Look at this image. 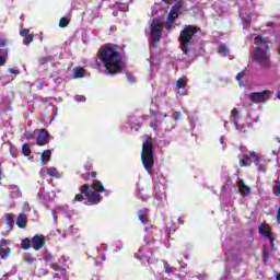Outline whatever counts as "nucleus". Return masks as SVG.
Returning <instances> with one entry per match:
<instances>
[{"mask_svg":"<svg viewBox=\"0 0 280 280\" xmlns=\"http://www.w3.org/2000/svg\"><path fill=\"white\" fill-rule=\"evenodd\" d=\"M97 58L105 67V71L110 75L121 73L124 69V57L117 49V45L110 43L104 44L97 52Z\"/></svg>","mask_w":280,"mask_h":280,"instance_id":"obj_1","label":"nucleus"},{"mask_svg":"<svg viewBox=\"0 0 280 280\" xmlns=\"http://www.w3.org/2000/svg\"><path fill=\"white\" fill-rule=\"evenodd\" d=\"M91 187L93 190H91ZM80 194H77L74 196L75 202H84L89 207H92L93 205H100L101 200L103 199L102 195L104 191H106V188L104 187V184H102L98 179H94L92 182V185L83 184L80 188Z\"/></svg>","mask_w":280,"mask_h":280,"instance_id":"obj_2","label":"nucleus"},{"mask_svg":"<svg viewBox=\"0 0 280 280\" xmlns=\"http://www.w3.org/2000/svg\"><path fill=\"white\" fill-rule=\"evenodd\" d=\"M254 43L257 47L254 49L252 60L257 62L262 69H270V55H268L270 46L268 45V40L264 39L261 35H257L254 38Z\"/></svg>","mask_w":280,"mask_h":280,"instance_id":"obj_3","label":"nucleus"},{"mask_svg":"<svg viewBox=\"0 0 280 280\" xmlns=\"http://www.w3.org/2000/svg\"><path fill=\"white\" fill-rule=\"evenodd\" d=\"M140 159L144 170L148 174H153L154 170V144L152 143V139L149 138L142 143V151L140 154Z\"/></svg>","mask_w":280,"mask_h":280,"instance_id":"obj_4","label":"nucleus"},{"mask_svg":"<svg viewBox=\"0 0 280 280\" xmlns=\"http://www.w3.org/2000/svg\"><path fill=\"white\" fill-rule=\"evenodd\" d=\"M196 34H198V27L195 25H185L184 30L180 31L179 44L184 54H189V45H191V40H194Z\"/></svg>","mask_w":280,"mask_h":280,"instance_id":"obj_5","label":"nucleus"},{"mask_svg":"<svg viewBox=\"0 0 280 280\" xmlns=\"http://www.w3.org/2000/svg\"><path fill=\"white\" fill-rule=\"evenodd\" d=\"M151 43L153 47H156L163 38V24L159 20H153L151 23Z\"/></svg>","mask_w":280,"mask_h":280,"instance_id":"obj_6","label":"nucleus"},{"mask_svg":"<svg viewBox=\"0 0 280 280\" xmlns=\"http://www.w3.org/2000/svg\"><path fill=\"white\" fill-rule=\"evenodd\" d=\"M272 97V92L269 90H264L262 92H253L249 94V100L254 104H264Z\"/></svg>","mask_w":280,"mask_h":280,"instance_id":"obj_7","label":"nucleus"},{"mask_svg":"<svg viewBox=\"0 0 280 280\" xmlns=\"http://www.w3.org/2000/svg\"><path fill=\"white\" fill-rule=\"evenodd\" d=\"M32 248L34 250H43L45 248V244H47V238L43 234H35L32 240Z\"/></svg>","mask_w":280,"mask_h":280,"instance_id":"obj_8","label":"nucleus"},{"mask_svg":"<svg viewBox=\"0 0 280 280\" xmlns=\"http://www.w3.org/2000/svg\"><path fill=\"white\" fill-rule=\"evenodd\" d=\"M258 233H260V235H264L265 237H267V240H269L271 246H275V238L272 237L271 233H270V225L268 223H262L258 226Z\"/></svg>","mask_w":280,"mask_h":280,"instance_id":"obj_9","label":"nucleus"},{"mask_svg":"<svg viewBox=\"0 0 280 280\" xmlns=\"http://www.w3.org/2000/svg\"><path fill=\"white\" fill-rule=\"evenodd\" d=\"M47 143H49V132L47 131V129H40L36 138V144L47 145Z\"/></svg>","mask_w":280,"mask_h":280,"instance_id":"obj_10","label":"nucleus"},{"mask_svg":"<svg viewBox=\"0 0 280 280\" xmlns=\"http://www.w3.org/2000/svg\"><path fill=\"white\" fill-rule=\"evenodd\" d=\"M249 156H253L254 164L256 165L257 171L266 173V166L264 164V161H261V159L257 155V153H255V151H252L249 152Z\"/></svg>","mask_w":280,"mask_h":280,"instance_id":"obj_11","label":"nucleus"},{"mask_svg":"<svg viewBox=\"0 0 280 280\" xmlns=\"http://www.w3.org/2000/svg\"><path fill=\"white\" fill-rule=\"evenodd\" d=\"M236 185H237L238 191H240L241 196H243V198H246V196H248L250 194V187L246 186V184L244 183V179L238 178V180L236 182Z\"/></svg>","mask_w":280,"mask_h":280,"instance_id":"obj_12","label":"nucleus"},{"mask_svg":"<svg viewBox=\"0 0 280 280\" xmlns=\"http://www.w3.org/2000/svg\"><path fill=\"white\" fill-rule=\"evenodd\" d=\"M138 219L142 224H148L150 222V210L148 208H143L138 211Z\"/></svg>","mask_w":280,"mask_h":280,"instance_id":"obj_13","label":"nucleus"},{"mask_svg":"<svg viewBox=\"0 0 280 280\" xmlns=\"http://www.w3.org/2000/svg\"><path fill=\"white\" fill-rule=\"evenodd\" d=\"M15 224L19 229H25V226H27V214L25 213L18 214Z\"/></svg>","mask_w":280,"mask_h":280,"instance_id":"obj_14","label":"nucleus"},{"mask_svg":"<svg viewBox=\"0 0 280 280\" xmlns=\"http://www.w3.org/2000/svg\"><path fill=\"white\" fill-rule=\"evenodd\" d=\"M8 189H10V196L11 198H21V189L19 186L12 184L8 186Z\"/></svg>","mask_w":280,"mask_h":280,"instance_id":"obj_15","label":"nucleus"},{"mask_svg":"<svg viewBox=\"0 0 280 280\" xmlns=\"http://www.w3.org/2000/svg\"><path fill=\"white\" fill-rule=\"evenodd\" d=\"M173 8H175L177 12H188L187 5L185 4V0H177Z\"/></svg>","mask_w":280,"mask_h":280,"instance_id":"obj_16","label":"nucleus"},{"mask_svg":"<svg viewBox=\"0 0 280 280\" xmlns=\"http://www.w3.org/2000/svg\"><path fill=\"white\" fill-rule=\"evenodd\" d=\"M40 159H42V163L44 165H47V163H49V161H51V150L43 151Z\"/></svg>","mask_w":280,"mask_h":280,"instance_id":"obj_17","label":"nucleus"},{"mask_svg":"<svg viewBox=\"0 0 280 280\" xmlns=\"http://www.w3.org/2000/svg\"><path fill=\"white\" fill-rule=\"evenodd\" d=\"M174 23H176V18H174L173 15H167L166 22H165V30H167V32L172 31V25H174Z\"/></svg>","mask_w":280,"mask_h":280,"instance_id":"obj_18","label":"nucleus"},{"mask_svg":"<svg viewBox=\"0 0 280 280\" xmlns=\"http://www.w3.org/2000/svg\"><path fill=\"white\" fill-rule=\"evenodd\" d=\"M240 167H248L250 165V156L248 154H243L242 159L238 161Z\"/></svg>","mask_w":280,"mask_h":280,"instance_id":"obj_19","label":"nucleus"},{"mask_svg":"<svg viewBox=\"0 0 280 280\" xmlns=\"http://www.w3.org/2000/svg\"><path fill=\"white\" fill-rule=\"evenodd\" d=\"M187 77H182L176 81V89H186L187 88Z\"/></svg>","mask_w":280,"mask_h":280,"instance_id":"obj_20","label":"nucleus"},{"mask_svg":"<svg viewBox=\"0 0 280 280\" xmlns=\"http://www.w3.org/2000/svg\"><path fill=\"white\" fill-rule=\"evenodd\" d=\"M0 67H3L7 62L5 58H8V48L0 49Z\"/></svg>","mask_w":280,"mask_h":280,"instance_id":"obj_21","label":"nucleus"},{"mask_svg":"<svg viewBox=\"0 0 280 280\" xmlns=\"http://www.w3.org/2000/svg\"><path fill=\"white\" fill-rule=\"evenodd\" d=\"M22 250H30L32 248V240L30 238H23L21 243Z\"/></svg>","mask_w":280,"mask_h":280,"instance_id":"obj_22","label":"nucleus"},{"mask_svg":"<svg viewBox=\"0 0 280 280\" xmlns=\"http://www.w3.org/2000/svg\"><path fill=\"white\" fill-rule=\"evenodd\" d=\"M73 78H74L75 80H77L78 78H84V68H82V67L74 68Z\"/></svg>","mask_w":280,"mask_h":280,"instance_id":"obj_23","label":"nucleus"},{"mask_svg":"<svg viewBox=\"0 0 280 280\" xmlns=\"http://www.w3.org/2000/svg\"><path fill=\"white\" fill-rule=\"evenodd\" d=\"M7 218V225L9 226L10 231L14 229V217L11 213H5Z\"/></svg>","mask_w":280,"mask_h":280,"instance_id":"obj_24","label":"nucleus"},{"mask_svg":"<svg viewBox=\"0 0 280 280\" xmlns=\"http://www.w3.org/2000/svg\"><path fill=\"white\" fill-rule=\"evenodd\" d=\"M10 253H11L10 247H7V248L1 247L0 248V257H1V259H8V257L10 256Z\"/></svg>","mask_w":280,"mask_h":280,"instance_id":"obj_25","label":"nucleus"},{"mask_svg":"<svg viewBox=\"0 0 280 280\" xmlns=\"http://www.w3.org/2000/svg\"><path fill=\"white\" fill-rule=\"evenodd\" d=\"M48 176H52L54 178H58L60 176V173L58 172V168L56 167H49L47 168Z\"/></svg>","mask_w":280,"mask_h":280,"instance_id":"obj_26","label":"nucleus"},{"mask_svg":"<svg viewBox=\"0 0 280 280\" xmlns=\"http://www.w3.org/2000/svg\"><path fill=\"white\" fill-rule=\"evenodd\" d=\"M163 264H164V272H166V275H172V272L176 270V268L170 266L166 260H163Z\"/></svg>","mask_w":280,"mask_h":280,"instance_id":"obj_27","label":"nucleus"},{"mask_svg":"<svg viewBox=\"0 0 280 280\" xmlns=\"http://www.w3.org/2000/svg\"><path fill=\"white\" fill-rule=\"evenodd\" d=\"M23 259L26 264H34L36 261V258L31 253L25 254Z\"/></svg>","mask_w":280,"mask_h":280,"instance_id":"obj_28","label":"nucleus"},{"mask_svg":"<svg viewBox=\"0 0 280 280\" xmlns=\"http://www.w3.org/2000/svg\"><path fill=\"white\" fill-rule=\"evenodd\" d=\"M219 54L223 57L226 58V56H229V48L224 45H221L219 47Z\"/></svg>","mask_w":280,"mask_h":280,"instance_id":"obj_29","label":"nucleus"},{"mask_svg":"<svg viewBox=\"0 0 280 280\" xmlns=\"http://www.w3.org/2000/svg\"><path fill=\"white\" fill-rule=\"evenodd\" d=\"M22 153H23L25 156H30V154H32V149L30 148V144L24 143V144L22 145Z\"/></svg>","mask_w":280,"mask_h":280,"instance_id":"obj_30","label":"nucleus"},{"mask_svg":"<svg viewBox=\"0 0 280 280\" xmlns=\"http://www.w3.org/2000/svg\"><path fill=\"white\" fill-rule=\"evenodd\" d=\"M273 195L280 196V179L279 177L276 179V185L272 188Z\"/></svg>","mask_w":280,"mask_h":280,"instance_id":"obj_31","label":"nucleus"},{"mask_svg":"<svg viewBox=\"0 0 280 280\" xmlns=\"http://www.w3.org/2000/svg\"><path fill=\"white\" fill-rule=\"evenodd\" d=\"M150 128H152V130L156 132V130L159 129V118H154V120L150 122Z\"/></svg>","mask_w":280,"mask_h":280,"instance_id":"obj_32","label":"nucleus"},{"mask_svg":"<svg viewBox=\"0 0 280 280\" xmlns=\"http://www.w3.org/2000/svg\"><path fill=\"white\" fill-rule=\"evenodd\" d=\"M262 259H264V264H266L268 261V259H270V254L268 253V247H264Z\"/></svg>","mask_w":280,"mask_h":280,"instance_id":"obj_33","label":"nucleus"},{"mask_svg":"<svg viewBox=\"0 0 280 280\" xmlns=\"http://www.w3.org/2000/svg\"><path fill=\"white\" fill-rule=\"evenodd\" d=\"M68 25H69V20H67V18H61L59 20V27L65 28V27H68Z\"/></svg>","mask_w":280,"mask_h":280,"instance_id":"obj_34","label":"nucleus"},{"mask_svg":"<svg viewBox=\"0 0 280 280\" xmlns=\"http://www.w3.org/2000/svg\"><path fill=\"white\" fill-rule=\"evenodd\" d=\"M31 43H34V34H28L24 37V45H30Z\"/></svg>","mask_w":280,"mask_h":280,"instance_id":"obj_35","label":"nucleus"},{"mask_svg":"<svg viewBox=\"0 0 280 280\" xmlns=\"http://www.w3.org/2000/svg\"><path fill=\"white\" fill-rule=\"evenodd\" d=\"M168 14L175 19H178V14H180V11H177L175 8L172 7Z\"/></svg>","mask_w":280,"mask_h":280,"instance_id":"obj_36","label":"nucleus"},{"mask_svg":"<svg viewBox=\"0 0 280 280\" xmlns=\"http://www.w3.org/2000/svg\"><path fill=\"white\" fill-rule=\"evenodd\" d=\"M51 259H54V256H51V253L46 249L44 253V261H51Z\"/></svg>","mask_w":280,"mask_h":280,"instance_id":"obj_37","label":"nucleus"},{"mask_svg":"<svg viewBox=\"0 0 280 280\" xmlns=\"http://www.w3.org/2000/svg\"><path fill=\"white\" fill-rule=\"evenodd\" d=\"M28 35H30V30L23 28L22 31H20V36H23V38H25Z\"/></svg>","mask_w":280,"mask_h":280,"instance_id":"obj_38","label":"nucleus"},{"mask_svg":"<svg viewBox=\"0 0 280 280\" xmlns=\"http://www.w3.org/2000/svg\"><path fill=\"white\" fill-rule=\"evenodd\" d=\"M180 117H183V114H182L180 112H175V113L173 114V119H174L175 121H178V119H180Z\"/></svg>","mask_w":280,"mask_h":280,"instance_id":"obj_39","label":"nucleus"},{"mask_svg":"<svg viewBox=\"0 0 280 280\" xmlns=\"http://www.w3.org/2000/svg\"><path fill=\"white\" fill-rule=\"evenodd\" d=\"M84 170H86V172H91V170H93V164L91 162L85 163Z\"/></svg>","mask_w":280,"mask_h":280,"instance_id":"obj_40","label":"nucleus"},{"mask_svg":"<svg viewBox=\"0 0 280 280\" xmlns=\"http://www.w3.org/2000/svg\"><path fill=\"white\" fill-rule=\"evenodd\" d=\"M150 115L151 117H154V119H156V117H159V112L155 109H151Z\"/></svg>","mask_w":280,"mask_h":280,"instance_id":"obj_41","label":"nucleus"},{"mask_svg":"<svg viewBox=\"0 0 280 280\" xmlns=\"http://www.w3.org/2000/svg\"><path fill=\"white\" fill-rule=\"evenodd\" d=\"M4 246H8V240L1 238V241H0V248H3Z\"/></svg>","mask_w":280,"mask_h":280,"instance_id":"obj_42","label":"nucleus"},{"mask_svg":"<svg viewBox=\"0 0 280 280\" xmlns=\"http://www.w3.org/2000/svg\"><path fill=\"white\" fill-rule=\"evenodd\" d=\"M81 177L83 178V180H90V178H91V173L82 174Z\"/></svg>","mask_w":280,"mask_h":280,"instance_id":"obj_43","label":"nucleus"},{"mask_svg":"<svg viewBox=\"0 0 280 280\" xmlns=\"http://www.w3.org/2000/svg\"><path fill=\"white\" fill-rule=\"evenodd\" d=\"M5 45H8V39L0 38V47H5Z\"/></svg>","mask_w":280,"mask_h":280,"instance_id":"obj_44","label":"nucleus"},{"mask_svg":"<svg viewBox=\"0 0 280 280\" xmlns=\"http://www.w3.org/2000/svg\"><path fill=\"white\" fill-rule=\"evenodd\" d=\"M244 75H246V72L241 71V72H238V73L236 74L235 80H240L241 78H244Z\"/></svg>","mask_w":280,"mask_h":280,"instance_id":"obj_45","label":"nucleus"},{"mask_svg":"<svg viewBox=\"0 0 280 280\" xmlns=\"http://www.w3.org/2000/svg\"><path fill=\"white\" fill-rule=\"evenodd\" d=\"M276 220H277V223L280 224V207L277 210Z\"/></svg>","mask_w":280,"mask_h":280,"instance_id":"obj_46","label":"nucleus"},{"mask_svg":"<svg viewBox=\"0 0 280 280\" xmlns=\"http://www.w3.org/2000/svg\"><path fill=\"white\" fill-rule=\"evenodd\" d=\"M9 72L12 73L13 75H19V70H16L14 68H10Z\"/></svg>","mask_w":280,"mask_h":280,"instance_id":"obj_47","label":"nucleus"},{"mask_svg":"<svg viewBox=\"0 0 280 280\" xmlns=\"http://www.w3.org/2000/svg\"><path fill=\"white\" fill-rule=\"evenodd\" d=\"M50 267L52 268V270H56V271L60 270V267L56 262L52 264Z\"/></svg>","mask_w":280,"mask_h":280,"instance_id":"obj_48","label":"nucleus"},{"mask_svg":"<svg viewBox=\"0 0 280 280\" xmlns=\"http://www.w3.org/2000/svg\"><path fill=\"white\" fill-rule=\"evenodd\" d=\"M240 114V112L237 110V108H234L233 110H232V117H235L236 115H238Z\"/></svg>","mask_w":280,"mask_h":280,"instance_id":"obj_49","label":"nucleus"},{"mask_svg":"<svg viewBox=\"0 0 280 280\" xmlns=\"http://www.w3.org/2000/svg\"><path fill=\"white\" fill-rule=\"evenodd\" d=\"M163 3H166V5H172V1H176V0H162Z\"/></svg>","mask_w":280,"mask_h":280,"instance_id":"obj_50","label":"nucleus"},{"mask_svg":"<svg viewBox=\"0 0 280 280\" xmlns=\"http://www.w3.org/2000/svg\"><path fill=\"white\" fill-rule=\"evenodd\" d=\"M90 176H91V178H97V172H92V173H90Z\"/></svg>","mask_w":280,"mask_h":280,"instance_id":"obj_51","label":"nucleus"},{"mask_svg":"<svg viewBox=\"0 0 280 280\" xmlns=\"http://www.w3.org/2000/svg\"><path fill=\"white\" fill-rule=\"evenodd\" d=\"M142 119H143V121H148V119H150V116L149 115H143Z\"/></svg>","mask_w":280,"mask_h":280,"instance_id":"obj_52","label":"nucleus"},{"mask_svg":"<svg viewBox=\"0 0 280 280\" xmlns=\"http://www.w3.org/2000/svg\"><path fill=\"white\" fill-rule=\"evenodd\" d=\"M222 191H226L228 190V187L226 186H222Z\"/></svg>","mask_w":280,"mask_h":280,"instance_id":"obj_53","label":"nucleus"},{"mask_svg":"<svg viewBox=\"0 0 280 280\" xmlns=\"http://www.w3.org/2000/svg\"><path fill=\"white\" fill-rule=\"evenodd\" d=\"M276 280H280V272H279V273H277V276H276Z\"/></svg>","mask_w":280,"mask_h":280,"instance_id":"obj_54","label":"nucleus"},{"mask_svg":"<svg viewBox=\"0 0 280 280\" xmlns=\"http://www.w3.org/2000/svg\"><path fill=\"white\" fill-rule=\"evenodd\" d=\"M39 65H47V61H39Z\"/></svg>","mask_w":280,"mask_h":280,"instance_id":"obj_55","label":"nucleus"},{"mask_svg":"<svg viewBox=\"0 0 280 280\" xmlns=\"http://www.w3.org/2000/svg\"><path fill=\"white\" fill-rule=\"evenodd\" d=\"M2 175H3V172L0 171V180L3 178Z\"/></svg>","mask_w":280,"mask_h":280,"instance_id":"obj_56","label":"nucleus"},{"mask_svg":"<svg viewBox=\"0 0 280 280\" xmlns=\"http://www.w3.org/2000/svg\"><path fill=\"white\" fill-rule=\"evenodd\" d=\"M182 268H187V264L182 265Z\"/></svg>","mask_w":280,"mask_h":280,"instance_id":"obj_57","label":"nucleus"},{"mask_svg":"<svg viewBox=\"0 0 280 280\" xmlns=\"http://www.w3.org/2000/svg\"><path fill=\"white\" fill-rule=\"evenodd\" d=\"M278 143H280V138H277Z\"/></svg>","mask_w":280,"mask_h":280,"instance_id":"obj_58","label":"nucleus"}]
</instances>
